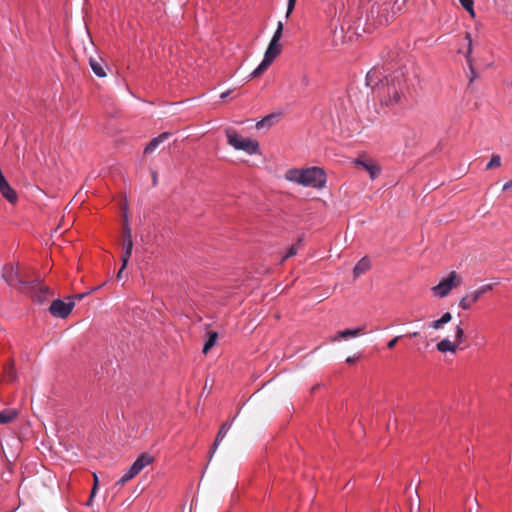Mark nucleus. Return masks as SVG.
I'll list each match as a JSON object with an SVG mask.
<instances>
[{"instance_id": "f3484780", "label": "nucleus", "mask_w": 512, "mask_h": 512, "mask_svg": "<svg viewBox=\"0 0 512 512\" xmlns=\"http://www.w3.org/2000/svg\"><path fill=\"white\" fill-rule=\"evenodd\" d=\"M230 427H231V424H229V423H227V422H226V423H224V424L221 426V428H220V430H219V432H218V434H217V436H216V439H215V441H214V443H213V445H212V448H211V450H210V453H209V457H210V459L212 458L213 454L215 453L216 449L218 448V446H219L220 442H221V441L224 439V437L226 436V434H227V432L229 431Z\"/></svg>"}, {"instance_id": "f257e3e1", "label": "nucleus", "mask_w": 512, "mask_h": 512, "mask_svg": "<svg viewBox=\"0 0 512 512\" xmlns=\"http://www.w3.org/2000/svg\"><path fill=\"white\" fill-rule=\"evenodd\" d=\"M284 178L287 181L295 182L305 187L321 189L326 184V174L319 167H309L306 169H289L286 171Z\"/></svg>"}, {"instance_id": "423d86ee", "label": "nucleus", "mask_w": 512, "mask_h": 512, "mask_svg": "<svg viewBox=\"0 0 512 512\" xmlns=\"http://www.w3.org/2000/svg\"><path fill=\"white\" fill-rule=\"evenodd\" d=\"M3 277L8 285L24 291L28 288V283L23 279L18 266L8 265L3 270Z\"/></svg>"}, {"instance_id": "aec40b11", "label": "nucleus", "mask_w": 512, "mask_h": 512, "mask_svg": "<svg viewBox=\"0 0 512 512\" xmlns=\"http://www.w3.org/2000/svg\"><path fill=\"white\" fill-rule=\"evenodd\" d=\"M18 415L15 409H4L0 411V424L11 423Z\"/></svg>"}, {"instance_id": "4be33fe9", "label": "nucleus", "mask_w": 512, "mask_h": 512, "mask_svg": "<svg viewBox=\"0 0 512 512\" xmlns=\"http://www.w3.org/2000/svg\"><path fill=\"white\" fill-rule=\"evenodd\" d=\"M89 63H90V67H91L92 71L98 77H105L106 76V72H105L104 66L102 65L100 60H97V59H94V58H90Z\"/></svg>"}, {"instance_id": "c756f323", "label": "nucleus", "mask_w": 512, "mask_h": 512, "mask_svg": "<svg viewBox=\"0 0 512 512\" xmlns=\"http://www.w3.org/2000/svg\"><path fill=\"white\" fill-rule=\"evenodd\" d=\"M297 252H298V249H297L296 245L291 246L289 248L287 254L285 255V257L282 259V262L292 256H295L297 254Z\"/></svg>"}, {"instance_id": "37998d69", "label": "nucleus", "mask_w": 512, "mask_h": 512, "mask_svg": "<svg viewBox=\"0 0 512 512\" xmlns=\"http://www.w3.org/2000/svg\"><path fill=\"white\" fill-rule=\"evenodd\" d=\"M156 181H157V178H156V175L154 174L153 175V182H154V184L156 183Z\"/></svg>"}, {"instance_id": "a19ab883", "label": "nucleus", "mask_w": 512, "mask_h": 512, "mask_svg": "<svg viewBox=\"0 0 512 512\" xmlns=\"http://www.w3.org/2000/svg\"><path fill=\"white\" fill-rule=\"evenodd\" d=\"M124 269H125V267H123V265H122V266H121V268H120V270H119V271H118V273H117V278H118V279H120V278H121V276H122V272H123V270H124Z\"/></svg>"}, {"instance_id": "4c0bfd02", "label": "nucleus", "mask_w": 512, "mask_h": 512, "mask_svg": "<svg viewBox=\"0 0 512 512\" xmlns=\"http://www.w3.org/2000/svg\"><path fill=\"white\" fill-rule=\"evenodd\" d=\"M359 359V356H349L346 358V363L353 364Z\"/></svg>"}, {"instance_id": "ea45409f", "label": "nucleus", "mask_w": 512, "mask_h": 512, "mask_svg": "<svg viewBox=\"0 0 512 512\" xmlns=\"http://www.w3.org/2000/svg\"><path fill=\"white\" fill-rule=\"evenodd\" d=\"M230 93H231V90H227V91L221 93L220 97L222 99H224V98L228 97L230 95Z\"/></svg>"}, {"instance_id": "0eeeda50", "label": "nucleus", "mask_w": 512, "mask_h": 512, "mask_svg": "<svg viewBox=\"0 0 512 512\" xmlns=\"http://www.w3.org/2000/svg\"><path fill=\"white\" fill-rule=\"evenodd\" d=\"M493 289V284H486L478 289L467 293L459 302V306L463 310H469L486 292Z\"/></svg>"}, {"instance_id": "473e14b6", "label": "nucleus", "mask_w": 512, "mask_h": 512, "mask_svg": "<svg viewBox=\"0 0 512 512\" xmlns=\"http://www.w3.org/2000/svg\"><path fill=\"white\" fill-rule=\"evenodd\" d=\"M389 9H390L389 2L382 0L381 13L380 14H389Z\"/></svg>"}, {"instance_id": "20e7f679", "label": "nucleus", "mask_w": 512, "mask_h": 512, "mask_svg": "<svg viewBox=\"0 0 512 512\" xmlns=\"http://www.w3.org/2000/svg\"><path fill=\"white\" fill-rule=\"evenodd\" d=\"M461 283L462 278L460 275L457 272L452 271L438 285L434 286L432 291L435 295L443 298L446 297L453 288L460 286Z\"/></svg>"}, {"instance_id": "39448f33", "label": "nucleus", "mask_w": 512, "mask_h": 512, "mask_svg": "<svg viewBox=\"0 0 512 512\" xmlns=\"http://www.w3.org/2000/svg\"><path fill=\"white\" fill-rule=\"evenodd\" d=\"M387 86H386V94L382 97V104L387 107H393L395 105L402 104V85L400 82L389 84V80L386 78ZM394 82V79L392 80Z\"/></svg>"}, {"instance_id": "9b49d317", "label": "nucleus", "mask_w": 512, "mask_h": 512, "mask_svg": "<svg viewBox=\"0 0 512 512\" xmlns=\"http://www.w3.org/2000/svg\"><path fill=\"white\" fill-rule=\"evenodd\" d=\"M381 4L382 0H377L370 8L368 13V20H372L374 24L377 25H386L389 23L390 16L389 14H380L381 13Z\"/></svg>"}, {"instance_id": "412c9836", "label": "nucleus", "mask_w": 512, "mask_h": 512, "mask_svg": "<svg viewBox=\"0 0 512 512\" xmlns=\"http://www.w3.org/2000/svg\"><path fill=\"white\" fill-rule=\"evenodd\" d=\"M382 76V72L378 69H372L367 73L366 83L368 86L374 88L378 85V80Z\"/></svg>"}, {"instance_id": "2f4dec72", "label": "nucleus", "mask_w": 512, "mask_h": 512, "mask_svg": "<svg viewBox=\"0 0 512 512\" xmlns=\"http://www.w3.org/2000/svg\"><path fill=\"white\" fill-rule=\"evenodd\" d=\"M439 319L443 324H447L452 320V314L450 312H446Z\"/></svg>"}, {"instance_id": "9d476101", "label": "nucleus", "mask_w": 512, "mask_h": 512, "mask_svg": "<svg viewBox=\"0 0 512 512\" xmlns=\"http://www.w3.org/2000/svg\"><path fill=\"white\" fill-rule=\"evenodd\" d=\"M123 237H124V240L122 243L123 254H122L121 260L123 262V267H126L129 262L130 256L132 254V249H133L132 232H131V228L129 227V225L127 223H125L123 226Z\"/></svg>"}, {"instance_id": "f704fd0d", "label": "nucleus", "mask_w": 512, "mask_h": 512, "mask_svg": "<svg viewBox=\"0 0 512 512\" xmlns=\"http://www.w3.org/2000/svg\"><path fill=\"white\" fill-rule=\"evenodd\" d=\"M273 118L272 115H268L266 116L265 118H263L261 121H259L257 124H256V127L257 128H261L262 126H264L266 123H269L271 121V119Z\"/></svg>"}, {"instance_id": "79ce46f5", "label": "nucleus", "mask_w": 512, "mask_h": 512, "mask_svg": "<svg viewBox=\"0 0 512 512\" xmlns=\"http://www.w3.org/2000/svg\"><path fill=\"white\" fill-rule=\"evenodd\" d=\"M410 336L416 337V336H418V332H413V333L410 334Z\"/></svg>"}, {"instance_id": "c85d7f7f", "label": "nucleus", "mask_w": 512, "mask_h": 512, "mask_svg": "<svg viewBox=\"0 0 512 512\" xmlns=\"http://www.w3.org/2000/svg\"><path fill=\"white\" fill-rule=\"evenodd\" d=\"M93 479H94V484H93V487L91 490L89 502L92 500V497L95 495V493L97 491L98 483H99V479H98V476L96 475V473L93 474Z\"/></svg>"}, {"instance_id": "b1692460", "label": "nucleus", "mask_w": 512, "mask_h": 512, "mask_svg": "<svg viewBox=\"0 0 512 512\" xmlns=\"http://www.w3.org/2000/svg\"><path fill=\"white\" fill-rule=\"evenodd\" d=\"M136 475H138V473L134 470H132V467H130L124 474L123 476L117 481V485H124L126 482H128L129 480H131L132 478H134Z\"/></svg>"}, {"instance_id": "c9c22d12", "label": "nucleus", "mask_w": 512, "mask_h": 512, "mask_svg": "<svg viewBox=\"0 0 512 512\" xmlns=\"http://www.w3.org/2000/svg\"><path fill=\"white\" fill-rule=\"evenodd\" d=\"M443 325L444 324L441 322L440 319L435 320V321L430 323V327L435 329V330H439Z\"/></svg>"}, {"instance_id": "2eb2a0df", "label": "nucleus", "mask_w": 512, "mask_h": 512, "mask_svg": "<svg viewBox=\"0 0 512 512\" xmlns=\"http://www.w3.org/2000/svg\"><path fill=\"white\" fill-rule=\"evenodd\" d=\"M466 39L468 41V48H467V51H466V54H465V58L467 60V63L469 65V69H470V78H469V83H472L476 77H477V73L473 67V63H472V58H471V53H472V39H471V35L469 33L466 34Z\"/></svg>"}, {"instance_id": "dca6fc26", "label": "nucleus", "mask_w": 512, "mask_h": 512, "mask_svg": "<svg viewBox=\"0 0 512 512\" xmlns=\"http://www.w3.org/2000/svg\"><path fill=\"white\" fill-rule=\"evenodd\" d=\"M31 290L32 297L38 302L45 301L48 295L50 294L49 287L42 284H38L37 286L31 287Z\"/></svg>"}, {"instance_id": "bb28decb", "label": "nucleus", "mask_w": 512, "mask_h": 512, "mask_svg": "<svg viewBox=\"0 0 512 512\" xmlns=\"http://www.w3.org/2000/svg\"><path fill=\"white\" fill-rule=\"evenodd\" d=\"M459 2L461 3V5L463 6V8L465 10H467L470 15L474 16V1L473 0H459Z\"/></svg>"}, {"instance_id": "f03ea898", "label": "nucleus", "mask_w": 512, "mask_h": 512, "mask_svg": "<svg viewBox=\"0 0 512 512\" xmlns=\"http://www.w3.org/2000/svg\"><path fill=\"white\" fill-rule=\"evenodd\" d=\"M226 137L228 144L235 150H242L250 155L259 153L258 141L251 138H243L232 128L226 129Z\"/></svg>"}, {"instance_id": "5701e85b", "label": "nucleus", "mask_w": 512, "mask_h": 512, "mask_svg": "<svg viewBox=\"0 0 512 512\" xmlns=\"http://www.w3.org/2000/svg\"><path fill=\"white\" fill-rule=\"evenodd\" d=\"M217 339H218V333L217 332H209L208 333V339L205 342L204 347H203V353L204 354H207L209 352V350L212 347H214V345L216 344Z\"/></svg>"}, {"instance_id": "58836bf2", "label": "nucleus", "mask_w": 512, "mask_h": 512, "mask_svg": "<svg viewBox=\"0 0 512 512\" xmlns=\"http://www.w3.org/2000/svg\"><path fill=\"white\" fill-rule=\"evenodd\" d=\"M510 188H512V180L503 185V190H508Z\"/></svg>"}, {"instance_id": "6ab92c4d", "label": "nucleus", "mask_w": 512, "mask_h": 512, "mask_svg": "<svg viewBox=\"0 0 512 512\" xmlns=\"http://www.w3.org/2000/svg\"><path fill=\"white\" fill-rule=\"evenodd\" d=\"M170 136L169 132L161 133L159 136L153 138L149 144L145 147L144 152L145 153H151L153 152L161 143H163L165 140H167Z\"/></svg>"}, {"instance_id": "72a5a7b5", "label": "nucleus", "mask_w": 512, "mask_h": 512, "mask_svg": "<svg viewBox=\"0 0 512 512\" xmlns=\"http://www.w3.org/2000/svg\"><path fill=\"white\" fill-rule=\"evenodd\" d=\"M97 289H98V288L96 287V288L91 289V290H90V291H88V292L76 294V295H74L72 298H73V299H77V300H82L84 297H86L87 295H89L91 292L96 291Z\"/></svg>"}, {"instance_id": "7ed1b4c3", "label": "nucleus", "mask_w": 512, "mask_h": 512, "mask_svg": "<svg viewBox=\"0 0 512 512\" xmlns=\"http://www.w3.org/2000/svg\"><path fill=\"white\" fill-rule=\"evenodd\" d=\"M282 46L280 43H269L262 62L259 64V66L250 74V78H256L262 75L268 67L273 63V61L276 59V57L281 53Z\"/></svg>"}, {"instance_id": "7c9ffc66", "label": "nucleus", "mask_w": 512, "mask_h": 512, "mask_svg": "<svg viewBox=\"0 0 512 512\" xmlns=\"http://www.w3.org/2000/svg\"><path fill=\"white\" fill-rule=\"evenodd\" d=\"M296 0H288L287 3V11H286V18L290 16V14L293 12L295 8Z\"/></svg>"}, {"instance_id": "6e6552de", "label": "nucleus", "mask_w": 512, "mask_h": 512, "mask_svg": "<svg viewBox=\"0 0 512 512\" xmlns=\"http://www.w3.org/2000/svg\"><path fill=\"white\" fill-rule=\"evenodd\" d=\"M463 338L464 330L460 325H457L455 328V343L451 342L449 339H443L437 343L436 348L442 353H455L457 351L458 345L463 342Z\"/></svg>"}, {"instance_id": "ddd939ff", "label": "nucleus", "mask_w": 512, "mask_h": 512, "mask_svg": "<svg viewBox=\"0 0 512 512\" xmlns=\"http://www.w3.org/2000/svg\"><path fill=\"white\" fill-rule=\"evenodd\" d=\"M154 461L153 456L148 453H142L131 465L132 470L136 471L138 474L148 465H150Z\"/></svg>"}, {"instance_id": "f8f14e48", "label": "nucleus", "mask_w": 512, "mask_h": 512, "mask_svg": "<svg viewBox=\"0 0 512 512\" xmlns=\"http://www.w3.org/2000/svg\"><path fill=\"white\" fill-rule=\"evenodd\" d=\"M354 164L365 169L369 173L372 180L377 178L381 173V167L372 160L357 158L354 161Z\"/></svg>"}, {"instance_id": "a878e982", "label": "nucleus", "mask_w": 512, "mask_h": 512, "mask_svg": "<svg viewBox=\"0 0 512 512\" xmlns=\"http://www.w3.org/2000/svg\"><path fill=\"white\" fill-rule=\"evenodd\" d=\"M283 33V23L281 21L278 22L277 28L272 36L271 42L279 43Z\"/></svg>"}, {"instance_id": "e433bc0d", "label": "nucleus", "mask_w": 512, "mask_h": 512, "mask_svg": "<svg viewBox=\"0 0 512 512\" xmlns=\"http://www.w3.org/2000/svg\"><path fill=\"white\" fill-rule=\"evenodd\" d=\"M401 338V336H396L394 337L393 339H391L388 343H387V347L389 349H393L395 347V345L397 344L398 340Z\"/></svg>"}, {"instance_id": "4468645a", "label": "nucleus", "mask_w": 512, "mask_h": 512, "mask_svg": "<svg viewBox=\"0 0 512 512\" xmlns=\"http://www.w3.org/2000/svg\"><path fill=\"white\" fill-rule=\"evenodd\" d=\"M363 331H364V328H362V327L338 331L337 334L331 338V341L336 342L341 339H347L348 337H357L360 334H362Z\"/></svg>"}, {"instance_id": "cd10ccee", "label": "nucleus", "mask_w": 512, "mask_h": 512, "mask_svg": "<svg viewBox=\"0 0 512 512\" xmlns=\"http://www.w3.org/2000/svg\"><path fill=\"white\" fill-rule=\"evenodd\" d=\"M16 377V373H15V370L13 368V366H9L5 369V378L7 381H12L14 380Z\"/></svg>"}, {"instance_id": "1a4fd4ad", "label": "nucleus", "mask_w": 512, "mask_h": 512, "mask_svg": "<svg viewBox=\"0 0 512 512\" xmlns=\"http://www.w3.org/2000/svg\"><path fill=\"white\" fill-rule=\"evenodd\" d=\"M74 305L75 303L72 300L64 302L63 300L57 299L51 303L49 312L54 317L66 318L71 313Z\"/></svg>"}, {"instance_id": "a211bd4d", "label": "nucleus", "mask_w": 512, "mask_h": 512, "mask_svg": "<svg viewBox=\"0 0 512 512\" xmlns=\"http://www.w3.org/2000/svg\"><path fill=\"white\" fill-rule=\"evenodd\" d=\"M371 267V262L367 257L360 259L353 269L354 278H358L366 273Z\"/></svg>"}, {"instance_id": "393cba45", "label": "nucleus", "mask_w": 512, "mask_h": 512, "mask_svg": "<svg viewBox=\"0 0 512 512\" xmlns=\"http://www.w3.org/2000/svg\"><path fill=\"white\" fill-rule=\"evenodd\" d=\"M501 166V157L498 154H493L491 160L486 165V170H490Z\"/></svg>"}]
</instances>
